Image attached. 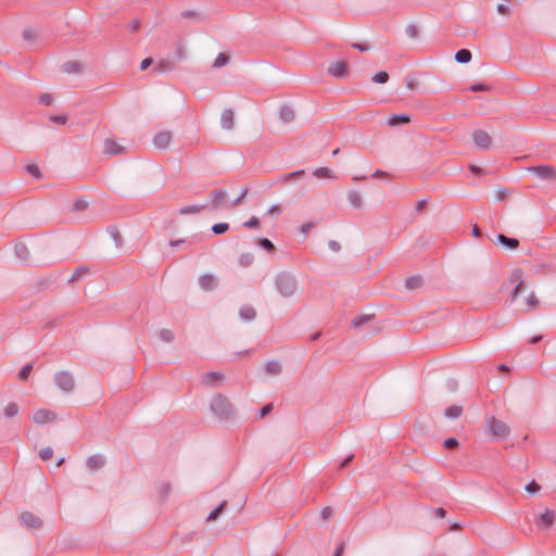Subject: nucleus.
I'll return each mask as SVG.
<instances>
[{"label":"nucleus","instance_id":"obj_25","mask_svg":"<svg viewBox=\"0 0 556 556\" xmlns=\"http://www.w3.org/2000/svg\"><path fill=\"white\" fill-rule=\"evenodd\" d=\"M203 208H204V206H202V205H188V206L181 207L179 210V213L181 215L197 214V213L201 212Z\"/></svg>","mask_w":556,"mask_h":556},{"label":"nucleus","instance_id":"obj_55","mask_svg":"<svg viewBox=\"0 0 556 556\" xmlns=\"http://www.w3.org/2000/svg\"><path fill=\"white\" fill-rule=\"evenodd\" d=\"M354 47H355V48H357V49H359V50H362V51H364V50H366V49H367V48H364V47H363V46H361V45H354Z\"/></svg>","mask_w":556,"mask_h":556},{"label":"nucleus","instance_id":"obj_56","mask_svg":"<svg viewBox=\"0 0 556 556\" xmlns=\"http://www.w3.org/2000/svg\"><path fill=\"white\" fill-rule=\"evenodd\" d=\"M64 462V458L58 459L56 467H60Z\"/></svg>","mask_w":556,"mask_h":556},{"label":"nucleus","instance_id":"obj_39","mask_svg":"<svg viewBox=\"0 0 556 556\" xmlns=\"http://www.w3.org/2000/svg\"><path fill=\"white\" fill-rule=\"evenodd\" d=\"M52 455H53V450L51 447H46L40 451V457L43 460L50 459L52 457Z\"/></svg>","mask_w":556,"mask_h":556},{"label":"nucleus","instance_id":"obj_44","mask_svg":"<svg viewBox=\"0 0 556 556\" xmlns=\"http://www.w3.org/2000/svg\"><path fill=\"white\" fill-rule=\"evenodd\" d=\"M345 549V544L344 542H340L336 548V552H334V555L333 556H342L343 552Z\"/></svg>","mask_w":556,"mask_h":556},{"label":"nucleus","instance_id":"obj_31","mask_svg":"<svg viewBox=\"0 0 556 556\" xmlns=\"http://www.w3.org/2000/svg\"><path fill=\"white\" fill-rule=\"evenodd\" d=\"M257 242H258V245L262 247L263 249L267 250L268 252H274L275 247L271 243V241H269L268 239L261 238V239H258Z\"/></svg>","mask_w":556,"mask_h":556},{"label":"nucleus","instance_id":"obj_51","mask_svg":"<svg viewBox=\"0 0 556 556\" xmlns=\"http://www.w3.org/2000/svg\"><path fill=\"white\" fill-rule=\"evenodd\" d=\"M151 63V60L149 59H144L142 62H141V70H146Z\"/></svg>","mask_w":556,"mask_h":556},{"label":"nucleus","instance_id":"obj_42","mask_svg":"<svg viewBox=\"0 0 556 556\" xmlns=\"http://www.w3.org/2000/svg\"><path fill=\"white\" fill-rule=\"evenodd\" d=\"M50 119L53 122V123H56V124H60V125H65L66 122H67V117L66 116H50Z\"/></svg>","mask_w":556,"mask_h":556},{"label":"nucleus","instance_id":"obj_45","mask_svg":"<svg viewBox=\"0 0 556 556\" xmlns=\"http://www.w3.org/2000/svg\"><path fill=\"white\" fill-rule=\"evenodd\" d=\"M497 11H498V13H501L503 15H506V14L509 13L508 5L504 4V3H501V4L497 5Z\"/></svg>","mask_w":556,"mask_h":556},{"label":"nucleus","instance_id":"obj_11","mask_svg":"<svg viewBox=\"0 0 556 556\" xmlns=\"http://www.w3.org/2000/svg\"><path fill=\"white\" fill-rule=\"evenodd\" d=\"M172 135L169 131H160L153 138V144L157 149H166L170 143Z\"/></svg>","mask_w":556,"mask_h":556},{"label":"nucleus","instance_id":"obj_3","mask_svg":"<svg viewBox=\"0 0 556 556\" xmlns=\"http://www.w3.org/2000/svg\"><path fill=\"white\" fill-rule=\"evenodd\" d=\"M211 408L219 417H228L231 415V404L222 395H216L212 399Z\"/></svg>","mask_w":556,"mask_h":556},{"label":"nucleus","instance_id":"obj_29","mask_svg":"<svg viewBox=\"0 0 556 556\" xmlns=\"http://www.w3.org/2000/svg\"><path fill=\"white\" fill-rule=\"evenodd\" d=\"M229 59L225 53H219L214 60V67H222L228 63Z\"/></svg>","mask_w":556,"mask_h":556},{"label":"nucleus","instance_id":"obj_58","mask_svg":"<svg viewBox=\"0 0 556 556\" xmlns=\"http://www.w3.org/2000/svg\"><path fill=\"white\" fill-rule=\"evenodd\" d=\"M352 456L348 457L343 463H342V467L345 466L350 460H351Z\"/></svg>","mask_w":556,"mask_h":556},{"label":"nucleus","instance_id":"obj_26","mask_svg":"<svg viewBox=\"0 0 556 556\" xmlns=\"http://www.w3.org/2000/svg\"><path fill=\"white\" fill-rule=\"evenodd\" d=\"M223 380V376L219 372H208L204 376L205 383H216Z\"/></svg>","mask_w":556,"mask_h":556},{"label":"nucleus","instance_id":"obj_10","mask_svg":"<svg viewBox=\"0 0 556 556\" xmlns=\"http://www.w3.org/2000/svg\"><path fill=\"white\" fill-rule=\"evenodd\" d=\"M555 520V513L549 509H545L543 513L538 515V526L543 529H548L553 526Z\"/></svg>","mask_w":556,"mask_h":556},{"label":"nucleus","instance_id":"obj_30","mask_svg":"<svg viewBox=\"0 0 556 556\" xmlns=\"http://www.w3.org/2000/svg\"><path fill=\"white\" fill-rule=\"evenodd\" d=\"M229 229V225L227 223H218L213 225L212 230L216 235H220L226 232Z\"/></svg>","mask_w":556,"mask_h":556},{"label":"nucleus","instance_id":"obj_5","mask_svg":"<svg viewBox=\"0 0 556 556\" xmlns=\"http://www.w3.org/2000/svg\"><path fill=\"white\" fill-rule=\"evenodd\" d=\"M328 73L337 78H344L349 75V67L344 61H332L328 65Z\"/></svg>","mask_w":556,"mask_h":556},{"label":"nucleus","instance_id":"obj_24","mask_svg":"<svg viewBox=\"0 0 556 556\" xmlns=\"http://www.w3.org/2000/svg\"><path fill=\"white\" fill-rule=\"evenodd\" d=\"M104 462L100 456H92L87 460V465L91 470L101 468Z\"/></svg>","mask_w":556,"mask_h":556},{"label":"nucleus","instance_id":"obj_15","mask_svg":"<svg viewBox=\"0 0 556 556\" xmlns=\"http://www.w3.org/2000/svg\"><path fill=\"white\" fill-rule=\"evenodd\" d=\"M21 519L27 527L36 528L40 526V519L31 513H23Z\"/></svg>","mask_w":556,"mask_h":556},{"label":"nucleus","instance_id":"obj_4","mask_svg":"<svg viewBox=\"0 0 556 556\" xmlns=\"http://www.w3.org/2000/svg\"><path fill=\"white\" fill-rule=\"evenodd\" d=\"M472 140L477 148L481 150H489L492 147V138L485 130H475L471 135Z\"/></svg>","mask_w":556,"mask_h":556},{"label":"nucleus","instance_id":"obj_60","mask_svg":"<svg viewBox=\"0 0 556 556\" xmlns=\"http://www.w3.org/2000/svg\"><path fill=\"white\" fill-rule=\"evenodd\" d=\"M165 332H166L165 338H166V339H169V338L172 337L170 331H165Z\"/></svg>","mask_w":556,"mask_h":556},{"label":"nucleus","instance_id":"obj_16","mask_svg":"<svg viewBox=\"0 0 556 556\" xmlns=\"http://www.w3.org/2000/svg\"><path fill=\"white\" fill-rule=\"evenodd\" d=\"M539 305V300L538 298L535 296L534 293L532 292H529L525 299H523V303H522V306H523V309L526 311H532L534 308H536Z\"/></svg>","mask_w":556,"mask_h":556},{"label":"nucleus","instance_id":"obj_19","mask_svg":"<svg viewBox=\"0 0 556 556\" xmlns=\"http://www.w3.org/2000/svg\"><path fill=\"white\" fill-rule=\"evenodd\" d=\"M210 198L212 200V204L214 207H218L226 198V192L224 190H214L211 192Z\"/></svg>","mask_w":556,"mask_h":556},{"label":"nucleus","instance_id":"obj_40","mask_svg":"<svg viewBox=\"0 0 556 556\" xmlns=\"http://www.w3.org/2000/svg\"><path fill=\"white\" fill-rule=\"evenodd\" d=\"M469 90L475 91V92L476 91H488L489 87L484 84H475L469 87Z\"/></svg>","mask_w":556,"mask_h":556},{"label":"nucleus","instance_id":"obj_41","mask_svg":"<svg viewBox=\"0 0 556 556\" xmlns=\"http://www.w3.org/2000/svg\"><path fill=\"white\" fill-rule=\"evenodd\" d=\"M523 288H522V283L519 282L516 288L514 289L513 291V294H511V298L513 300H516L519 295H521L523 293Z\"/></svg>","mask_w":556,"mask_h":556},{"label":"nucleus","instance_id":"obj_49","mask_svg":"<svg viewBox=\"0 0 556 556\" xmlns=\"http://www.w3.org/2000/svg\"><path fill=\"white\" fill-rule=\"evenodd\" d=\"M273 408V405L271 404H268L266 405L262 410H261V417H264L265 415H267Z\"/></svg>","mask_w":556,"mask_h":556},{"label":"nucleus","instance_id":"obj_14","mask_svg":"<svg viewBox=\"0 0 556 556\" xmlns=\"http://www.w3.org/2000/svg\"><path fill=\"white\" fill-rule=\"evenodd\" d=\"M2 413L5 418H13L18 415L20 406L15 402H9L3 406Z\"/></svg>","mask_w":556,"mask_h":556},{"label":"nucleus","instance_id":"obj_38","mask_svg":"<svg viewBox=\"0 0 556 556\" xmlns=\"http://www.w3.org/2000/svg\"><path fill=\"white\" fill-rule=\"evenodd\" d=\"M244 227L247 228H258L260 227V220L257 217H251L248 222L244 223Z\"/></svg>","mask_w":556,"mask_h":556},{"label":"nucleus","instance_id":"obj_47","mask_svg":"<svg viewBox=\"0 0 556 556\" xmlns=\"http://www.w3.org/2000/svg\"><path fill=\"white\" fill-rule=\"evenodd\" d=\"M332 514V509L330 507H325L323 510H321V516L323 518L327 519L331 516Z\"/></svg>","mask_w":556,"mask_h":556},{"label":"nucleus","instance_id":"obj_21","mask_svg":"<svg viewBox=\"0 0 556 556\" xmlns=\"http://www.w3.org/2000/svg\"><path fill=\"white\" fill-rule=\"evenodd\" d=\"M463 413V407L459 406V405H452L450 407H447L445 409V416L447 418H452V419H455V418H458Z\"/></svg>","mask_w":556,"mask_h":556},{"label":"nucleus","instance_id":"obj_20","mask_svg":"<svg viewBox=\"0 0 556 556\" xmlns=\"http://www.w3.org/2000/svg\"><path fill=\"white\" fill-rule=\"evenodd\" d=\"M497 241L504 245H506L510 250H515L519 247V241L514 238H508L504 235L497 236Z\"/></svg>","mask_w":556,"mask_h":556},{"label":"nucleus","instance_id":"obj_52","mask_svg":"<svg viewBox=\"0 0 556 556\" xmlns=\"http://www.w3.org/2000/svg\"><path fill=\"white\" fill-rule=\"evenodd\" d=\"M445 510L443 508H438L437 509V516H439L440 518H444L445 517Z\"/></svg>","mask_w":556,"mask_h":556},{"label":"nucleus","instance_id":"obj_8","mask_svg":"<svg viewBox=\"0 0 556 556\" xmlns=\"http://www.w3.org/2000/svg\"><path fill=\"white\" fill-rule=\"evenodd\" d=\"M31 419L35 424L42 426L52 422L55 419V415L49 409H38L33 414Z\"/></svg>","mask_w":556,"mask_h":556},{"label":"nucleus","instance_id":"obj_13","mask_svg":"<svg viewBox=\"0 0 556 556\" xmlns=\"http://www.w3.org/2000/svg\"><path fill=\"white\" fill-rule=\"evenodd\" d=\"M410 122V116L407 114H393L388 117L387 123L389 126L394 127L402 124H408Z\"/></svg>","mask_w":556,"mask_h":556},{"label":"nucleus","instance_id":"obj_36","mask_svg":"<svg viewBox=\"0 0 556 556\" xmlns=\"http://www.w3.org/2000/svg\"><path fill=\"white\" fill-rule=\"evenodd\" d=\"M540 489L541 486L535 481H531L526 485V491L532 494L538 493Z\"/></svg>","mask_w":556,"mask_h":556},{"label":"nucleus","instance_id":"obj_57","mask_svg":"<svg viewBox=\"0 0 556 556\" xmlns=\"http://www.w3.org/2000/svg\"><path fill=\"white\" fill-rule=\"evenodd\" d=\"M498 369L502 370V371H505V370H507V367L505 365H500Z\"/></svg>","mask_w":556,"mask_h":556},{"label":"nucleus","instance_id":"obj_59","mask_svg":"<svg viewBox=\"0 0 556 556\" xmlns=\"http://www.w3.org/2000/svg\"><path fill=\"white\" fill-rule=\"evenodd\" d=\"M539 340H540V337H534V338H532L531 342L536 343Z\"/></svg>","mask_w":556,"mask_h":556},{"label":"nucleus","instance_id":"obj_46","mask_svg":"<svg viewBox=\"0 0 556 556\" xmlns=\"http://www.w3.org/2000/svg\"><path fill=\"white\" fill-rule=\"evenodd\" d=\"M313 227H314V223H312V222L305 223V224L302 225L301 231L303 233H307Z\"/></svg>","mask_w":556,"mask_h":556},{"label":"nucleus","instance_id":"obj_22","mask_svg":"<svg viewBox=\"0 0 556 556\" xmlns=\"http://www.w3.org/2000/svg\"><path fill=\"white\" fill-rule=\"evenodd\" d=\"M455 60L458 63H468L471 60V52L467 49H460L456 52Z\"/></svg>","mask_w":556,"mask_h":556},{"label":"nucleus","instance_id":"obj_9","mask_svg":"<svg viewBox=\"0 0 556 556\" xmlns=\"http://www.w3.org/2000/svg\"><path fill=\"white\" fill-rule=\"evenodd\" d=\"M103 151L108 155H118L126 151V148L114 139H106L103 144Z\"/></svg>","mask_w":556,"mask_h":556},{"label":"nucleus","instance_id":"obj_37","mask_svg":"<svg viewBox=\"0 0 556 556\" xmlns=\"http://www.w3.org/2000/svg\"><path fill=\"white\" fill-rule=\"evenodd\" d=\"M53 102L52 100V96L49 94V93H42L40 97H39V103L43 104V105H51Z\"/></svg>","mask_w":556,"mask_h":556},{"label":"nucleus","instance_id":"obj_35","mask_svg":"<svg viewBox=\"0 0 556 556\" xmlns=\"http://www.w3.org/2000/svg\"><path fill=\"white\" fill-rule=\"evenodd\" d=\"M26 169L34 177H36V178H40L41 177V172H40V168H39L38 165H36V164L27 165Z\"/></svg>","mask_w":556,"mask_h":556},{"label":"nucleus","instance_id":"obj_53","mask_svg":"<svg viewBox=\"0 0 556 556\" xmlns=\"http://www.w3.org/2000/svg\"><path fill=\"white\" fill-rule=\"evenodd\" d=\"M472 233H473V236H476V237H479V236H480V230H479V228H478L477 226H475V227H473V229H472Z\"/></svg>","mask_w":556,"mask_h":556},{"label":"nucleus","instance_id":"obj_17","mask_svg":"<svg viewBox=\"0 0 556 556\" xmlns=\"http://www.w3.org/2000/svg\"><path fill=\"white\" fill-rule=\"evenodd\" d=\"M222 127L225 129H231L233 126V113L230 110H226L220 116Z\"/></svg>","mask_w":556,"mask_h":556},{"label":"nucleus","instance_id":"obj_43","mask_svg":"<svg viewBox=\"0 0 556 556\" xmlns=\"http://www.w3.org/2000/svg\"><path fill=\"white\" fill-rule=\"evenodd\" d=\"M457 445H458V442L454 438H448L444 441V446L447 448H453V447H456Z\"/></svg>","mask_w":556,"mask_h":556},{"label":"nucleus","instance_id":"obj_54","mask_svg":"<svg viewBox=\"0 0 556 556\" xmlns=\"http://www.w3.org/2000/svg\"><path fill=\"white\" fill-rule=\"evenodd\" d=\"M303 174H304V172H303V170H299V172H294V173H292V174H291V176H293V177H298V176H301V175H303Z\"/></svg>","mask_w":556,"mask_h":556},{"label":"nucleus","instance_id":"obj_27","mask_svg":"<svg viewBox=\"0 0 556 556\" xmlns=\"http://www.w3.org/2000/svg\"><path fill=\"white\" fill-rule=\"evenodd\" d=\"M266 370L271 375H277L281 371V366L278 362H269L266 364Z\"/></svg>","mask_w":556,"mask_h":556},{"label":"nucleus","instance_id":"obj_33","mask_svg":"<svg viewBox=\"0 0 556 556\" xmlns=\"http://www.w3.org/2000/svg\"><path fill=\"white\" fill-rule=\"evenodd\" d=\"M31 369H33V366L30 364H27V365L23 366L22 369L18 372V377L22 380H26L28 378V376L30 375Z\"/></svg>","mask_w":556,"mask_h":556},{"label":"nucleus","instance_id":"obj_18","mask_svg":"<svg viewBox=\"0 0 556 556\" xmlns=\"http://www.w3.org/2000/svg\"><path fill=\"white\" fill-rule=\"evenodd\" d=\"M199 282H200L201 288L206 291L214 289L216 286L215 277L212 275L202 276L200 278Z\"/></svg>","mask_w":556,"mask_h":556},{"label":"nucleus","instance_id":"obj_6","mask_svg":"<svg viewBox=\"0 0 556 556\" xmlns=\"http://www.w3.org/2000/svg\"><path fill=\"white\" fill-rule=\"evenodd\" d=\"M489 427L493 435L498 438H506L509 434V427L494 417L489 419Z\"/></svg>","mask_w":556,"mask_h":556},{"label":"nucleus","instance_id":"obj_12","mask_svg":"<svg viewBox=\"0 0 556 556\" xmlns=\"http://www.w3.org/2000/svg\"><path fill=\"white\" fill-rule=\"evenodd\" d=\"M313 175L317 179H327V180L337 179L334 172L329 167H318L313 172Z\"/></svg>","mask_w":556,"mask_h":556},{"label":"nucleus","instance_id":"obj_50","mask_svg":"<svg viewBox=\"0 0 556 556\" xmlns=\"http://www.w3.org/2000/svg\"><path fill=\"white\" fill-rule=\"evenodd\" d=\"M138 28H139V23H138V21H134V22H131V23L129 24V29H130L131 31H137V30H138Z\"/></svg>","mask_w":556,"mask_h":556},{"label":"nucleus","instance_id":"obj_48","mask_svg":"<svg viewBox=\"0 0 556 556\" xmlns=\"http://www.w3.org/2000/svg\"><path fill=\"white\" fill-rule=\"evenodd\" d=\"M469 169H470L473 174H478V175H482V174H483V170H482L479 166H476V165H470V166H469Z\"/></svg>","mask_w":556,"mask_h":556},{"label":"nucleus","instance_id":"obj_28","mask_svg":"<svg viewBox=\"0 0 556 556\" xmlns=\"http://www.w3.org/2000/svg\"><path fill=\"white\" fill-rule=\"evenodd\" d=\"M226 505V502H223L217 508H215L208 516L207 521L212 522L218 518V516L222 514L224 507Z\"/></svg>","mask_w":556,"mask_h":556},{"label":"nucleus","instance_id":"obj_32","mask_svg":"<svg viewBox=\"0 0 556 556\" xmlns=\"http://www.w3.org/2000/svg\"><path fill=\"white\" fill-rule=\"evenodd\" d=\"M388 79H389V75L387 72H383V71L375 74V76L372 77V80L378 84H384L388 81Z\"/></svg>","mask_w":556,"mask_h":556},{"label":"nucleus","instance_id":"obj_34","mask_svg":"<svg viewBox=\"0 0 556 556\" xmlns=\"http://www.w3.org/2000/svg\"><path fill=\"white\" fill-rule=\"evenodd\" d=\"M421 285V278L419 277H412L406 280V287L409 289H416Z\"/></svg>","mask_w":556,"mask_h":556},{"label":"nucleus","instance_id":"obj_2","mask_svg":"<svg viewBox=\"0 0 556 556\" xmlns=\"http://www.w3.org/2000/svg\"><path fill=\"white\" fill-rule=\"evenodd\" d=\"M527 172L534 174L540 180H556V167L552 165H539L527 168Z\"/></svg>","mask_w":556,"mask_h":556},{"label":"nucleus","instance_id":"obj_23","mask_svg":"<svg viewBox=\"0 0 556 556\" xmlns=\"http://www.w3.org/2000/svg\"><path fill=\"white\" fill-rule=\"evenodd\" d=\"M240 316L244 320H252L256 316V312L251 306H242L240 308Z\"/></svg>","mask_w":556,"mask_h":556},{"label":"nucleus","instance_id":"obj_1","mask_svg":"<svg viewBox=\"0 0 556 556\" xmlns=\"http://www.w3.org/2000/svg\"><path fill=\"white\" fill-rule=\"evenodd\" d=\"M277 288L281 295L288 298L295 294L298 290L296 281L294 277L288 275V274H281L277 278Z\"/></svg>","mask_w":556,"mask_h":556},{"label":"nucleus","instance_id":"obj_7","mask_svg":"<svg viewBox=\"0 0 556 556\" xmlns=\"http://www.w3.org/2000/svg\"><path fill=\"white\" fill-rule=\"evenodd\" d=\"M55 383L63 391H72L74 388V380L68 372L60 371L55 375Z\"/></svg>","mask_w":556,"mask_h":556}]
</instances>
